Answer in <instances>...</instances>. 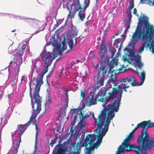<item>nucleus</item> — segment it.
<instances>
[{"label":"nucleus","instance_id":"ddd939ff","mask_svg":"<svg viewBox=\"0 0 154 154\" xmlns=\"http://www.w3.org/2000/svg\"><path fill=\"white\" fill-rule=\"evenodd\" d=\"M99 96L102 97L101 95H99L93 93L92 95L89 96L86 99V104L87 106H90L96 104L97 100L102 102H104V103H107L110 101V100L109 101L106 100V97L109 96L105 97V98L102 97L99 99L98 98Z\"/></svg>","mask_w":154,"mask_h":154},{"label":"nucleus","instance_id":"ea45409f","mask_svg":"<svg viewBox=\"0 0 154 154\" xmlns=\"http://www.w3.org/2000/svg\"><path fill=\"white\" fill-rule=\"evenodd\" d=\"M128 16L129 17V20L130 21L132 17V15L131 13V11H130L128 13Z\"/></svg>","mask_w":154,"mask_h":154},{"label":"nucleus","instance_id":"13d9d810","mask_svg":"<svg viewBox=\"0 0 154 154\" xmlns=\"http://www.w3.org/2000/svg\"><path fill=\"white\" fill-rule=\"evenodd\" d=\"M13 63V62L12 61H10L9 63V66L11 65V64H12Z\"/></svg>","mask_w":154,"mask_h":154},{"label":"nucleus","instance_id":"2eb2a0df","mask_svg":"<svg viewBox=\"0 0 154 154\" xmlns=\"http://www.w3.org/2000/svg\"><path fill=\"white\" fill-rule=\"evenodd\" d=\"M21 142L20 137L19 138L17 142L13 141L12 142L13 146L11 149L10 152L11 154H17L18 152V149L20 146V143Z\"/></svg>","mask_w":154,"mask_h":154},{"label":"nucleus","instance_id":"49530a36","mask_svg":"<svg viewBox=\"0 0 154 154\" xmlns=\"http://www.w3.org/2000/svg\"><path fill=\"white\" fill-rule=\"evenodd\" d=\"M55 143V142L54 140H51V142L50 143V145H51V146H53V145Z\"/></svg>","mask_w":154,"mask_h":154},{"label":"nucleus","instance_id":"b1692460","mask_svg":"<svg viewBox=\"0 0 154 154\" xmlns=\"http://www.w3.org/2000/svg\"><path fill=\"white\" fill-rule=\"evenodd\" d=\"M136 72L141 80L140 83L139 84V85L140 86L142 85L144 82L146 76L145 72L144 70L143 71L140 73L139 72L137 71Z\"/></svg>","mask_w":154,"mask_h":154},{"label":"nucleus","instance_id":"f257e3e1","mask_svg":"<svg viewBox=\"0 0 154 154\" xmlns=\"http://www.w3.org/2000/svg\"><path fill=\"white\" fill-rule=\"evenodd\" d=\"M119 106L117 104V100H114L112 103L108 104L107 107L104 108L101 111V112L98 117V122L97 118L94 116L93 113V118L94 123L97 125V127L94 130L97 132L98 129L100 130L109 128L110 123V120L114 117L115 112H117L119 109Z\"/></svg>","mask_w":154,"mask_h":154},{"label":"nucleus","instance_id":"3c124183","mask_svg":"<svg viewBox=\"0 0 154 154\" xmlns=\"http://www.w3.org/2000/svg\"><path fill=\"white\" fill-rule=\"evenodd\" d=\"M66 95H67V98L66 99V102H68V103L69 98H68V93H67Z\"/></svg>","mask_w":154,"mask_h":154},{"label":"nucleus","instance_id":"473e14b6","mask_svg":"<svg viewBox=\"0 0 154 154\" xmlns=\"http://www.w3.org/2000/svg\"><path fill=\"white\" fill-rule=\"evenodd\" d=\"M68 31L70 33H71L72 34V36L73 37H75L76 36V35L77 34V30L75 31V30L74 31V32L73 33H72V32H73L72 29L71 28V29L70 30H68Z\"/></svg>","mask_w":154,"mask_h":154},{"label":"nucleus","instance_id":"f704fd0d","mask_svg":"<svg viewBox=\"0 0 154 154\" xmlns=\"http://www.w3.org/2000/svg\"><path fill=\"white\" fill-rule=\"evenodd\" d=\"M32 123H33V124L35 125V130H36V131H38L39 132L40 129L38 128L37 124H36L35 118L34 119V121Z\"/></svg>","mask_w":154,"mask_h":154},{"label":"nucleus","instance_id":"c03bdc74","mask_svg":"<svg viewBox=\"0 0 154 154\" xmlns=\"http://www.w3.org/2000/svg\"><path fill=\"white\" fill-rule=\"evenodd\" d=\"M53 69H52L51 71H50L49 73V74L48 76H47V77H48L49 76H50L53 73Z\"/></svg>","mask_w":154,"mask_h":154},{"label":"nucleus","instance_id":"774afa93","mask_svg":"<svg viewBox=\"0 0 154 154\" xmlns=\"http://www.w3.org/2000/svg\"><path fill=\"white\" fill-rule=\"evenodd\" d=\"M14 31H15V30H13V31H12V32H14Z\"/></svg>","mask_w":154,"mask_h":154},{"label":"nucleus","instance_id":"423d86ee","mask_svg":"<svg viewBox=\"0 0 154 154\" xmlns=\"http://www.w3.org/2000/svg\"><path fill=\"white\" fill-rule=\"evenodd\" d=\"M148 18L146 16L142 14L140 16L139 21L144 26L142 29L144 33L143 38H146V42H149L147 45L149 50L154 54V26L149 22Z\"/></svg>","mask_w":154,"mask_h":154},{"label":"nucleus","instance_id":"a878e982","mask_svg":"<svg viewBox=\"0 0 154 154\" xmlns=\"http://www.w3.org/2000/svg\"><path fill=\"white\" fill-rule=\"evenodd\" d=\"M56 154H66V150L63 149L60 145L58 146L57 149L56 150Z\"/></svg>","mask_w":154,"mask_h":154},{"label":"nucleus","instance_id":"7ed1b4c3","mask_svg":"<svg viewBox=\"0 0 154 154\" xmlns=\"http://www.w3.org/2000/svg\"><path fill=\"white\" fill-rule=\"evenodd\" d=\"M152 127H154V122H151L150 120L143 121L138 124L134 129L136 131L140 127L143 128L141 134L140 135L137 140L138 143H141V144L137 146L132 144L131 146V148H138L140 150L142 148H147L148 149H149L152 147H154V139L153 138H149V134L146 132L148 128Z\"/></svg>","mask_w":154,"mask_h":154},{"label":"nucleus","instance_id":"c9c22d12","mask_svg":"<svg viewBox=\"0 0 154 154\" xmlns=\"http://www.w3.org/2000/svg\"><path fill=\"white\" fill-rule=\"evenodd\" d=\"M134 0H131V2H130V4L128 7V8L129 9L131 10L134 8Z\"/></svg>","mask_w":154,"mask_h":154},{"label":"nucleus","instance_id":"680f3d73","mask_svg":"<svg viewBox=\"0 0 154 154\" xmlns=\"http://www.w3.org/2000/svg\"><path fill=\"white\" fill-rule=\"evenodd\" d=\"M2 94H0V100L2 99Z\"/></svg>","mask_w":154,"mask_h":154},{"label":"nucleus","instance_id":"a19ab883","mask_svg":"<svg viewBox=\"0 0 154 154\" xmlns=\"http://www.w3.org/2000/svg\"><path fill=\"white\" fill-rule=\"evenodd\" d=\"M86 148V152L87 153V154H90L91 151V149H90L89 147Z\"/></svg>","mask_w":154,"mask_h":154},{"label":"nucleus","instance_id":"4468645a","mask_svg":"<svg viewBox=\"0 0 154 154\" xmlns=\"http://www.w3.org/2000/svg\"><path fill=\"white\" fill-rule=\"evenodd\" d=\"M23 53L22 51H20L18 52H16L15 54H14V56L15 57H18L17 58L18 60H19L20 61L19 62H18L17 60L16 61V66L14 67V69L15 70V77L17 76V77H18V73L20 72V68L21 64L22 63V59L23 58L21 57L23 55Z\"/></svg>","mask_w":154,"mask_h":154},{"label":"nucleus","instance_id":"69168bd1","mask_svg":"<svg viewBox=\"0 0 154 154\" xmlns=\"http://www.w3.org/2000/svg\"><path fill=\"white\" fill-rule=\"evenodd\" d=\"M77 60V61L78 62H79V60Z\"/></svg>","mask_w":154,"mask_h":154},{"label":"nucleus","instance_id":"1a4fd4ad","mask_svg":"<svg viewBox=\"0 0 154 154\" xmlns=\"http://www.w3.org/2000/svg\"><path fill=\"white\" fill-rule=\"evenodd\" d=\"M144 33L140 26H137L135 33L132 36V39H131V44L132 45H134L138 41V38H140L142 40L145 41L144 42L140 47L138 51V54H140L142 53L144 50V48L146 46V44H148L149 42H147L146 38H143Z\"/></svg>","mask_w":154,"mask_h":154},{"label":"nucleus","instance_id":"de8ad7c7","mask_svg":"<svg viewBox=\"0 0 154 154\" xmlns=\"http://www.w3.org/2000/svg\"><path fill=\"white\" fill-rule=\"evenodd\" d=\"M78 114H76L75 115H74L73 119L76 120V119H77V117H78Z\"/></svg>","mask_w":154,"mask_h":154},{"label":"nucleus","instance_id":"338daca9","mask_svg":"<svg viewBox=\"0 0 154 154\" xmlns=\"http://www.w3.org/2000/svg\"><path fill=\"white\" fill-rule=\"evenodd\" d=\"M36 152V149H35L34 152Z\"/></svg>","mask_w":154,"mask_h":154},{"label":"nucleus","instance_id":"0e129e2a","mask_svg":"<svg viewBox=\"0 0 154 154\" xmlns=\"http://www.w3.org/2000/svg\"><path fill=\"white\" fill-rule=\"evenodd\" d=\"M117 69L116 70H119V71H121V69Z\"/></svg>","mask_w":154,"mask_h":154},{"label":"nucleus","instance_id":"f3484780","mask_svg":"<svg viewBox=\"0 0 154 154\" xmlns=\"http://www.w3.org/2000/svg\"><path fill=\"white\" fill-rule=\"evenodd\" d=\"M28 20L26 21V22L31 27L34 28H36L38 29L35 34H36L40 32L41 29L38 27V26L37 24V21L36 19H28Z\"/></svg>","mask_w":154,"mask_h":154},{"label":"nucleus","instance_id":"58836bf2","mask_svg":"<svg viewBox=\"0 0 154 154\" xmlns=\"http://www.w3.org/2000/svg\"><path fill=\"white\" fill-rule=\"evenodd\" d=\"M133 13L134 14L136 15L139 16L138 14L137 13V10L136 8H134L133 10Z\"/></svg>","mask_w":154,"mask_h":154},{"label":"nucleus","instance_id":"bb28decb","mask_svg":"<svg viewBox=\"0 0 154 154\" xmlns=\"http://www.w3.org/2000/svg\"><path fill=\"white\" fill-rule=\"evenodd\" d=\"M154 0H140V2L143 4H148V5L154 6Z\"/></svg>","mask_w":154,"mask_h":154},{"label":"nucleus","instance_id":"6e6552de","mask_svg":"<svg viewBox=\"0 0 154 154\" xmlns=\"http://www.w3.org/2000/svg\"><path fill=\"white\" fill-rule=\"evenodd\" d=\"M90 3V0H88L87 3L86 0H85L84 2V6L83 8L82 7V5H81V8L78 9V11H76L75 10V7L74 11H73L72 10L73 3L70 4L69 2H68L66 4V7L69 11V14L68 15V17H69L71 19L73 18L76 14V12L79 11L78 13L79 18L81 21H83L85 17V12L86 9L89 5Z\"/></svg>","mask_w":154,"mask_h":154},{"label":"nucleus","instance_id":"37998d69","mask_svg":"<svg viewBox=\"0 0 154 154\" xmlns=\"http://www.w3.org/2000/svg\"><path fill=\"white\" fill-rule=\"evenodd\" d=\"M109 51H110L111 52V58H112L114 56V54H115V52H114V51H112L110 50V49H109Z\"/></svg>","mask_w":154,"mask_h":154},{"label":"nucleus","instance_id":"6ab92c4d","mask_svg":"<svg viewBox=\"0 0 154 154\" xmlns=\"http://www.w3.org/2000/svg\"><path fill=\"white\" fill-rule=\"evenodd\" d=\"M88 144H89V147L91 149V150L94 149L95 147L94 143L91 142V138L89 137V136H88L87 135L84 141V146L85 147H87Z\"/></svg>","mask_w":154,"mask_h":154},{"label":"nucleus","instance_id":"c85d7f7f","mask_svg":"<svg viewBox=\"0 0 154 154\" xmlns=\"http://www.w3.org/2000/svg\"><path fill=\"white\" fill-rule=\"evenodd\" d=\"M45 105L46 104H50L51 103L52 100L49 95H47L45 99Z\"/></svg>","mask_w":154,"mask_h":154},{"label":"nucleus","instance_id":"603ef678","mask_svg":"<svg viewBox=\"0 0 154 154\" xmlns=\"http://www.w3.org/2000/svg\"><path fill=\"white\" fill-rule=\"evenodd\" d=\"M99 63H98L96 64V66H95V68H97L99 67Z\"/></svg>","mask_w":154,"mask_h":154},{"label":"nucleus","instance_id":"bf43d9fd","mask_svg":"<svg viewBox=\"0 0 154 154\" xmlns=\"http://www.w3.org/2000/svg\"><path fill=\"white\" fill-rule=\"evenodd\" d=\"M66 105L65 106V108H66V107H67L68 106V102H66Z\"/></svg>","mask_w":154,"mask_h":154},{"label":"nucleus","instance_id":"7c9ffc66","mask_svg":"<svg viewBox=\"0 0 154 154\" xmlns=\"http://www.w3.org/2000/svg\"><path fill=\"white\" fill-rule=\"evenodd\" d=\"M80 120V122L77 125V128H79L80 130H81L82 128L85 126V125L82 123L81 122L82 121H81V120Z\"/></svg>","mask_w":154,"mask_h":154},{"label":"nucleus","instance_id":"2f4dec72","mask_svg":"<svg viewBox=\"0 0 154 154\" xmlns=\"http://www.w3.org/2000/svg\"><path fill=\"white\" fill-rule=\"evenodd\" d=\"M119 38H117L115 40L114 42L113 43L114 46L116 48H117L119 47V43H120V42L119 41Z\"/></svg>","mask_w":154,"mask_h":154},{"label":"nucleus","instance_id":"c756f323","mask_svg":"<svg viewBox=\"0 0 154 154\" xmlns=\"http://www.w3.org/2000/svg\"><path fill=\"white\" fill-rule=\"evenodd\" d=\"M68 44L69 47V50H72V49L73 45V42L72 39H68Z\"/></svg>","mask_w":154,"mask_h":154},{"label":"nucleus","instance_id":"5fc2aeb1","mask_svg":"<svg viewBox=\"0 0 154 154\" xmlns=\"http://www.w3.org/2000/svg\"><path fill=\"white\" fill-rule=\"evenodd\" d=\"M18 133V132H15V131L14 133H12V134H11L12 136V137L14 135L16 134V133Z\"/></svg>","mask_w":154,"mask_h":154},{"label":"nucleus","instance_id":"412c9836","mask_svg":"<svg viewBox=\"0 0 154 154\" xmlns=\"http://www.w3.org/2000/svg\"><path fill=\"white\" fill-rule=\"evenodd\" d=\"M133 59L137 64V66L138 68L141 69L143 66V64L141 61V56L138 54L137 55L134 56L133 57Z\"/></svg>","mask_w":154,"mask_h":154},{"label":"nucleus","instance_id":"6e6d98bb","mask_svg":"<svg viewBox=\"0 0 154 154\" xmlns=\"http://www.w3.org/2000/svg\"><path fill=\"white\" fill-rule=\"evenodd\" d=\"M119 34L118 33H117L116 34H115L113 37H112V38H115V36H117L118 35H119Z\"/></svg>","mask_w":154,"mask_h":154},{"label":"nucleus","instance_id":"cd10ccee","mask_svg":"<svg viewBox=\"0 0 154 154\" xmlns=\"http://www.w3.org/2000/svg\"><path fill=\"white\" fill-rule=\"evenodd\" d=\"M81 4L80 3L79 0H77V1L76 2V3L75 5H73L75 7V10L78 11V9L81 8Z\"/></svg>","mask_w":154,"mask_h":154},{"label":"nucleus","instance_id":"5701e85b","mask_svg":"<svg viewBox=\"0 0 154 154\" xmlns=\"http://www.w3.org/2000/svg\"><path fill=\"white\" fill-rule=\"evenodd\" d=\"M117 81V79L116 75H112L109 78V80L107 81V83L110 84H113L115 86H117V83H116Z\"/></svg>","mask_w":154,"mask_h":154},{"label":"nucleus","instance_id":"864d4df0","mask_svg":"<svg viewBox=\"0 0 154 154\" xmlns=\"http://www.w3.org/2000/svg\"><path fill=\"white\" fill-rule=\"evenodd\" d=\"M123 60L124 61H126L127 60V59L126 58V57L125 56L124 57L123 56Z\"/></svg>","mask_w":154,"mask_h":154},{"label":"nucleus","instance_id":"e2e57ef3","mask_svg":"<svg viewBox=\"0 0 154 154\" xmlns=\"http://www.w3.org/2000/svg\"><path fill=\"white\" fill-rule=\"evenodd\" d=\"M23 76H22V77L21 79V82H22V80H23Z\"/></svg>","mask_w":154,"mask_h":154},{"label":"nucleus","instance_id":"4d7b16f0","mask_svg":"<svg viewBox=\"0 0 154 154\" xmlns=\"http://www.w3.org/2000/svg\"><path fill=\"white\" fill-rule=\"evenodd\" d=\"M88 23H89V22L88 21L86 22L85 23V25L87 26V27H88V25L89 24Z\"/></svg>","mask_w":154,"mask_h":154},{"label":"nucleus","instance_id":"393cba45","mask_svg":"<svg viewBox=\"0 0 154 154\" xmlns=\"http://www.w3.org/2000/svg\"><path fill=\"white\" fill-rule=\"evenodd\" d=\"M78 114L80 119L81 120V121L88 118L90 116V114L88 112L86 113L84 115V113H82V109L79 110L78 112Z\"/></svg>","mask_w":154,"mask_h":154},{"label":"nucleus","instance_id":"4be33fe9","mask_svg":"<svg viewBox=\"0 0 154 154\" xmlns=\"http://www.w3.org/2000/svg\"><path fill=\"white\" fill-rule=\"evenodd\" d=\"M118 59H113L109 64V72L113 73L115 71V69H113V68L116 67L117 66Z\"/></svg>","mask_w":154,"mask_h":154},{"label":"nucleus","instance_id":"09e8293b","mask_svg":"<svg viewBox=\"0 0 154 154\" xmlns=\"http://www.w3.org/2000/svg\"><path fill=\"white\" fill-rule=\"evenodd\" d=\"M39 132L38 131H36V134H35V141H36V140H37V136H38V133Z\"/></svg>","mask_w":154,"mask_h":154},{"label":"nucleus","instance_id":"052dcab7","mask_svg":"<svg viewBox=\"0 0 154 154\" xmlns=\"http://www.w3.org/2000/svg\"><path fill=\"white\" fill-rule=\"evenodd\" d=\"M121 36H123L124 38H125L126 37V35H123V34H122V35H121Z\"/></svg>","mask_w":154,"mask_h":154},{"label":"nucleus","instance_id":"f8f14e48","mask_svg":"<svg viewBox=\"0 0 154 154\" xmlns=\"http://www.w3.org/2000/svg\"><path fill=\"white\" fill-rule=\"evenodd\" d=\"M135 131L134 129L129 134L128 136L127 137L125 138L124 140V143H125V146H128L130 147L131 149H133V151L135 152L137 154H140V153L143 152V150H145V152L143 153V154H147V149H148L147 148H142L140 149H137L138 148H131V146L132 145V144H130V141L132 140L134 138V133Z\"/></svg>","mask_w":154,"mask_h":154},{"label":"nucleus","instance_id":"f03ea898","mask_svg":"<svg viewBox=\"0 0 154 154\" xmlns=\"http://www.w3.org/2000/svg\"><path fill=\"white\" fill-rule=\"evenodd\" d=\"M122 83L120 84L116 87L113 88L112 90L108 93L109 97H106V100L109 101L111 99L117 100V104L120 106L121 101L123 94V89L126 92H131V90L129 89V85L132 86H139V84L136 82V79L133 76H128L121 80Z\"/></svg>","mask_w":154,"mask_h":154},{"label":"nucleus","instance_id":"9b49d317","mask_svg":"<svg viewBox=\"0 0 154 154\" xmlns=\"http://www.w3.org/2000/svg\"><path fill=\"white\" fill-rule=\"evenodd\" d=\"M108 68L105 64H101L100 67V71L98 73V76L96 80V83L95 86L96 89H98L103 85Z\"/></svg>","mask_w":154,"mask_h":154},{"label":"nucleus","instance_id":"a18cd8bd","mask_svg":"<svg viewBox=\"0 0 154 154\" xmlns=\"http://www.w3.org/2000/svg\"><path fill=\"white\" fill-rule=\"evenodd\" d=\"M102 39H103V40L101 41V43L100 44H104V42H105V37L104 36H103L102 37Z\"/></svg>","mask_w":154,"mask_h":154},{"label":"nucleus","instance_id":"9d476101","mask_svg":"<svg viewBox=\"0 0 154 154\" xmlns=\"http://www.w3.org/2000/svg\"><path fill=\"white\" fill-rule=\"evenodd\" d=\"M108 128L99 130L98 135L95 134H88L89 137L91 138V142L94 143L96 148L99 146L102 142V140L103 137L105 135L107 131Z\"/></svg>","mask_w":154,"mask_h":154},{"label":"nucleus","instance_id":"20e7f679","mask_svg":"<svg viewBox=\"0 0 154 154\" xmlns=\"http://www.w3.org/2000/svg\"><path fill=\"white\" fill-rule=\"evenodd\" d=\"M152 127H154V122H151L150 120L143 121L138 124L134 129L136 131L140 127L143 128L141 134L140 135L137 140L138 143H141V144L137 146L132 144L131 146V148H138L140 150L142 148H147L148 149H149L152 147H154V139L153 138H149V134L146 132L148 128Z\"/></svg>","mask_w":154,"mask_h":154},{"label":"nucleus","instance_id":"72a5a7b5","mask_svg":"<svg viewBox=\"0 0 154 154\" xmlns=\"http://www.w3.org/2000/svg\"><path fill=\"white\" fill-rule=\"evenodd\" d=\"M79 110H81V109H71V112L73 114V115H74V114L75 113L76 114H78V116H79L78 112L79 111Z\"/></svg>","mask_w":154,"mask_h":154},{"label":"nucleus","instance_id":"a211bd4d","mask_svg":"<svg viewBox=\"0 0 154 154\" xmlns=\"http://www.w3.org/2000/svg\"><path fill=\"white\" fill-rule=\"evenodd\" d=\"M133 150L132 149H131L130 147H129L128 146H125V143H123L122 145L119 146L116 152V153L115 154H121V152L124 153L125 151L127 152H129L133 151Z\"/></svg>","mask_w":154,"mask_h":154},{"label":"nucleus","instance_id":"e433bc0d","mask_svg":"<svg viewBox=\"0 0 154 154\" xmlns=\"http://www.w3.org/2000/svg\"><path fill=\"white\" fill-rule=\"evenodd\" d=\"M26 43H24L23 45H22L21 48H22V51H24L26 48Z\"/></svg>","mask_w":154,"mask_h":154},{"label":"nucleus","instance_id":"4c0bfd02","mask_svg":"<svg viewBox=\"0 0 154 154\" xmlns=\"http://www.w3.org/2000/svg\"><path fill=\"white\" fill-rule=\"evenodd\" d=\"M85 96V93L83 92L82 90H81L80 96L82 98H84Z\"/></svg>","mask_w":154,"mask_h":154},{"label":"nucleus","instance_id":"79ce46f5","mask_svg":"<svg viewBox=\"0 0 154 154\" xmlns=\"http://www.w3.org/2000/svg\"><path fill=\"white\" fill-rule=\"evenodd\" d=\"M76 122V120L73 119V120L72 121L71 124V127H73V126L75 124V123Z\"/></svg>","mask_w":154,"mask_h":154},{"label":"nucleus","instance_id":"aec40b11","mask_svg":"<svg viewBox=\"0 0 154 154\" xmlns=\"http://www.w3.org/2000/svg\"><path fill=\"white\" fill-rule=\"evenodd\" d=\"M100 51L99 53L101 57V60L102 61L104 57V56L107 51L106 46L104 44H100Z\"/></svg>","mask_w":154,"mask_h":154},{"label":"nucleus","instance_id":"39448f33","mask_svg":"<svg viewBox=\"0 0 154 154\" xmlns=\"http://www.w3.org/2000/svg\"><path fill=\"white\" fill-rule=\"evenodd\" d=\"M33 98L35 100V102L36 104V108L35 109L34 104L33 103L32 97V89L31 86L30 87L29 94L31 98V101L32 103V107L33 112L30 116V120L26 123L24 125H17V129L15 131V132L18 133V139L20 137L21 140V136L24 131L26 130L27 127L34 121V119L36 117L38 114L39 113L41 110V100L42 97H40L39 94L33 93Z\"/></svg>","mask_w":154,"mask_h":154},{"label":"nucleus","instance_id":"0eeeda50","mask_svg":"<svg viewBox=\"0 0 154 154\" xmlns=\"http://www.w3.org/2000/svg\"><path fill=\"white\" fill-rule=\"evenodd\" d=\"M40 57L45 61V64H47L44 70L42 71L39 75L40 79L37 83L34 88L33 93L39 94V92L41 85L43 83V79L44 75L48 70V68L51 64L53 60L55 58V56L54 52H50L46 51L43 50L40 55Z\"/></svg>","mask_w":154,"mask_h":154},{"label":"nucleus","instance_id":"dca6fc26","mask_svg":"<svg viewBox=\"0 0 154 154\" xmlns=\"http://www.w3.org/2000/svg\"><path fill=\"white\" fill-rule=\"evenodd\" d=\"M84 146V143L82 145L80 142H79L75 144L74 143L72 144L73 147V151L69 154H80V151L82 147Z\"/></svg>","mask_w":154,"mask_h":154},{"label":"nucleus","instance_id":"8fccbe9b","mask_svg":"<svg viewBox=\"0 0 154 154\" xmlns=\"http://www.w3.org/2000/svg\"><path fill=\"white\" fill-rule=\"evenodd\" d=\"M62 44H63V47H64V46L66 44L65 40H63L62 42Z\"/></svg>","mask_w":154,"mask_h":154}]
</instances>
